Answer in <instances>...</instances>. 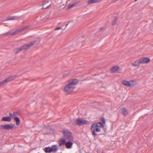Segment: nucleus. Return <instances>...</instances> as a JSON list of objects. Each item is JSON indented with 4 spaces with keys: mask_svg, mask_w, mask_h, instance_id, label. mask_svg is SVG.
<instances>
[{
    "mask_svg": "<svg viewBox=\"0 0 153 153\" xmlns=\"http://www.w3.org/2000/svg\"><path fill=\"white\" fill-rule=\"evenodd\" d=\"M51 148V150L50 151V152H56L57 151L58 149L57 146L56 145L52 146Z\"/></svg>",
    "mask_w": 153,
    "mask_h": 153,
    "instance_id": "obj_15",
    "label": "nucleus"
},
{
    "mask_svg": "<svg viewBox=\"0 0 153 153\" xmlns=\"http://www.w3.org/2000/svg\"><path fill=\"white\" fill-rule=\"evenodd\" d=\"M102 122L104 123L105 124V120L104 118H102L101 119Z\"/></svg>",
    "mask_w": 153,
    "mask_h": 153,
    "instance_id": "obj_29",
    "label": "nucleus"
},
{
    "mask_svg": "<svg viewBox=\"0 0 153 153\" xmlns=\"http://www.w3.org/2000/svg\"><path fill=\"white\" fill-rule=\"evenodd\" d=\"M66 141L65 139H62L61 141V143H60V146L63 145L65 144V143H66Z\"/></svg>",
    "mask_w": 153,
    "mask_h": 153,
    "instance_id": "obj_24",
    "label": "nucleus"
},
{
    "mask_svg": "<svg viewBox=\"0 0 153 153\" xmlns=\"http://www.w3.org/2000/svg\"><path fill=\"white\" fill-rule=\"evenodd\" d=\"M61 29V27H56L55 30H57Z\"/></svg>",
    "mask_w": 153,
    "mask_h": 153,
    "instance_id": "obj_30",
    "label": "nucleus"
},
{
    "mask_svg": "<svg viewBox=\"0 0 153 153\" xmlns=\"http://www.w3.org/2000/svg\"><path fill=\"white\" fill-rule=\"evenodd\" d=\"M2 121L10 122L11 121V118L10 117H3L2 118Z\"/></svg>",
    "mask_w": 153,
    "mask_h": 153,
    "instance_id": "obj_16",
    "label": "nucleus"
},
{
    "mask_svg": "<svg viewBox=\"0 0 153 153\" xmlns=\"http://www.w3.org/2000/svg\"><path fill=\"white\" fill-rule=\"evenodd\" d=\"M95 124V126L99 128H100L103 127H104V126L103 124L101 122H98L97 123H94Z\"/></svg>",
    "mask_w": 153,
    "mask_h": 153,
    "instance_id": "obj_19",
    "label": "nucleus"
},
{
    "mask_svg": "<svg viewBox=\"0 0 153 153\" xmlns=\"http://www.w3.org/2000/svg\"><path fill=\"white\" fill-rule=\"evenodd\" d=\"M5 84V82H4V81H1L0 82V87L3 85Z\"/></svg>",
    "mask_w": 153,
    "mask_h": 153,
    "instance_id": "obj_28",
    "label": "nucleus"
},
{
    "mask_svg": "<svg viewBox=\"0 0 153 153\" xmlns=\"http://www.w3.org/2000/svg\"><path fill=\"white\" fill-rule=\"evenodd\" d=\"M133 82L132 81H131L129 82L128 81L126 80H124L122 82V83L123 85H124L127 86L131 87L134 86V85L132 83H131L130 82Z\"/></svg>",
    "mask_w": 153,
    "mask_h": 153,
    "instance_id": "obj_10",
    "label": "nucleus"
},
{
    "mask_svg": "<svg viewBox=\"0 0 153 153\" xmlns=\"http://www.w3.org/2000/svg\"><path fill=\"white\" fill-rule=\"evenodd\" d=\"M117 20V17H115L114 19V21H113V22H112V25H114L116 24Z\"/></svg>",
    "mask_w": 153,
    "mask_h": 153,
    "instance_id": "obj_26",
    "label": "nucleus"
},
{
    "mask_svg": "<svg viewBox=\"0 0 153 153\" xmlns=\"http://www.w3.org/2000/svg\"><path fill=\"white\" fill-rule=\"evenodd\" d=\"M139 60L140 63L144 64L149 62L150 59L149 58L145 57L141 58Z\"/></svg>",
    "mask_w": 153,
    "mask_h": 153,
    "instance_id": "obj_11",
    "label": "nucleus"
},
{
    "mask_svg": "<svg viewBox=\"0 0 153 153\" xmlns=\"http://www.w3.org/2000/svg\"><path fill=\"white\" fill-rule=\"evenodd\" d=\"M45 4H46L45 3H44L42 5H43V7L42 8V9H46L47 8H48L50 6V5H49L47 6H45Z\"/></svg>",
    "mask_w": 153,
    "mask_h": 153,
    "instance_id": "obj_25",
    "label": "nucleus"
},
{
    "mask_svg": "<svg viewBox=\"0 0 153 153\" xmlns=\"http://www.w3.org/2000/svg\"><path fill=\"white\" fill-rule=\"evenodd\" d=\"M67 76H68V75H67V74H64L63 76L64 77H65Z\"/></svg>",
    "mask_w": 153,
    "mask_h": 153,
    "instance_id": "obj_31",
    "label": "nucleus"
},
{
    "mask_svg": "<svg viewBox=\"0 0 153 153\" xmlns=\"http://www.w3.org/2000/svg\"><path fill=\"white\" fill-rule=\"evenodd\" d=\"M131 64L133 66H138L140 65V60H136L134 61V63H132Z\"/></svg>",
    "mask_w": 153,
    "mask_h": 153,
    "instance_id": "obj_17",
    "label": "nucleus"
},
{
    "mask_svg": "<svg viewBox=\"0 0 153 153\" xmlns=\"http://www.w3.org/2000/svg\"><path fill=\"white\" fill-rule=\"evenodd\" d=\"M45 152L46 153H51V152H50L51 150V149L50 147H46L45 148Z\"/></svg>",
    "mask_w": 153,
    "mask_h": 153,
    "instance_id": "obj_23",
    "label": "nucleus"
},
{
    "mask_svg": "<svg viewBox=\"0 0 153 153\" xmlns=\"http://www.w3.org/2000/svg\"><path fill=\"white\" fill-rule=\"evenodd\" d=\"M77 83L76 79H71L69 81L68 84L64 87V91L67 93H69L73 90L75 88V85Z\"/></svg>",
    "mask_w": 153,
    "mask_h": 153,
    "instance_id": "obj_1",
    "label": "nucleus"
},
{
    "mask_svg": "<svg viewBox=\"0 0 153 153\" xmlns=\"http://www.w3.org/2000/svg\"><path fill=\"white\" fill-rule=\"evenodd\" d=\"M14 126L9 124L0 126V129L3 130H10L14 128Z\"/></svg>",
    "mask_w": 153,
    "mask_h": 153,
    "instance_id": "obj_7",
    "label": "nucleus"
},
{
    "mask_svg": "<svg viewBox=\"0 0 153 153\" xmlns=\"http://www.w3.org/2000/svg\"><path fill=\"white\" fill-rule=\"evenodd\" d=\"M102 27H101V28H100V29L101 30H102Z\"/></svg>",
    "mask_w": 153,
    "mask_h": 153,
    "instance_id": "obj_33",
    "label": "nucleus"
},
{
    "mask_svg": "<svg viewBox=\"0 0 153 153\" xmlns=\"http://www.w3.org/2000/svg\"><path fill=\"white\" fill-rule=\"evenodd\" d=\"M14 119L16 122V124L17 125H19L20 123V121L19 118L17 117H15Z\"/></svg>",
    "mask_w": 153,
    "mask_h": 153,
    "instance_id": "obj_20",
    "label": "nucleus"
},
{
    "mask_svg": "<svg viewBox=\"0 0 153 153\" xmlns=\"http://www.w3.org/2000/svg\"><path fill=\"white\" fill-rule=\"evenodd\" d=\"M28 26H26L24 27L23 28H20L19 29L16 30L14 31L13 32L11 31H9V32L5 33L4 34L5 35H8V36H13L17 34V33L19 32H20L26 29Z\"/></svg>",
    "mask_w": 153,
    "mask_h": 153,
    "instance_id": "obj_3",
    "label": "nucleus"
},
{
    "mask_svg": "<svg viewBox=\"0 0 153 153\" xmlns=\"http://www.w3.org/2000/svg\"><path fill=\"white\" fill-rule=\"evenodd\" d=\"M119 111L120 114L124 116H126L128 114V111L127 109L124 107L121 108L119 110Z\"/></svg>",
    "mask_w": 153,
    "mask_h": 153,
    "instance_id": "obj_8",
    "label": "nucleus"
},
{
    "mask_svg": "<svg viewBox=\"0 0 153 153\" xmlns=\"http://www.w3.org/2000/svg\"><path fill=\"white\" fill-rule=\"evenodd\" d=\"M78 2H75L74 3L72 4H71L70 5H69V6L68 7V8L69 9H70V8H71L75 6L76 5L78 4Z\"/></svg>",
    "mask_w": 153,
    "mask_h": 153,
    "instance_id": "obj_22",
    "label": "nucleus"
},
{
    "mask_svg": "<svg viewBox=\"0 0 153 153\" xmlns=\"http://www.w3.org/2000/svg\"><path fill=\"white\" fill-rule=\"evenodd\" d=\"M102 0H89L88 1V4H94L97 3H98Z\"/></svg>",
    "mask_w": 153,
    "mask_h": 153,
    "instance_id": "obj_13",
    "label": "nucleus"
},
{
    "mask_svg": "<svg viewBox=\"0 0 153 153\" xmlns=\"http://www.w3.org/2000/svg\"><path fill=\"white\" fill-rule=\"evenodd\" d=\"M21 51H22V49L21 48H20L15 49L14 51V52L15 53H17Z\"/></svg>",
    "mask_w": 153,
    "mask_h": 153,
    "instance_id": "obj_21",
    "label": "nucleus"
},
{
    "mask_svg": "<svg viewBox=\"0 0 153 153\" xmlns=\"http://www.w3.org/2000/svg\"><path fill=\"white\" fill-rule=\"evenodd\" d=\"M16 77V75H13L10 76L5 80H4L5 83H6L8 82H10L13 80V79Z\"/></svg>",
    "mask_w": 153,
    "mask_h": 153,
    "instance_id": "obj_12",
    "label": "nucleus"
},
{
    "mask_svg": "<svg viewBox=\"0 0 153 153\" xmlns=\"http://www.w3.org/2000/svg\"><path fill=\"white\" fill-rule=\"evenodd\" d=\"M35 42L34 41L27 44H25L21 47L22 50H25L30 48L31 47L34 45Z\"/></svg>",
    "mask_w": 153,
    "mask_h": 153,
    "instance_id": "obj_6",
    "label": "nucleus"
},
{
    "mask_svg": "<svg viewBox=\"0 0 153 153\" xmlns=\"http://www.w3.org/2000/svg\"><path fill=\"white\" fill-rule=\"evenodd\" d=\"M70 141H69L68 142H66L65 145L66 146V147L68 149H70L71 148L72 146V145L73 144V143L72 142Z\"/></svg>",
    "mask_w": 153,
    "mask_h": 153,
    "instance_id": "obj_14",
    "label": "nucleus"
},
{
    "mask_svg": "<svg viewBox=\"0 0 153 153\" xmlns=\"http://www.w3.org/2000/svg\"><path fill=\"white\" fill-rule=\"evenodd\" d=\"M16 114L15 113H10V116L11 117H12L14 119V117H16Z\"/></svg>",
    "mask_w": 153,
    "mask_h": 153,
    "instance_id": "obj_27",
    "label": "nucleus"
},
{
    "mask_svg": "<svg viewBox=\"0 0 153 153\" xmlns=\"http://www.w3.org/2000/svg\"><path fill=\"white\" fill-rule=\"evenodd\" d=\"M68 25V24H67L66 25V27Z\"/></svg>",
    "mask_w": 153,
    "mask_h": 153,
    "instance_id": "obj_32",
    "label": "nucleus"
},
{
    "mask_svg": "<svg viewBox=\"0 0 153 153\" xmlns=\"http://www.w3.org/2000/svg\"><path fill=\"white\" fill-rule=\"evenodd\" d=\"M112 72L113 73H120V68L118 66H114L112 67L111 69Z\"/></svg>",
    "mask_w": 153,
    "mask_h": 153,
    "instance_id": "obj_9",
    "label": "nucleus"
},
{
    "mask_svg": "<svg viewBox=\"0 0 153 153\" xmlns=\"http://www.w3.org/2000/svg\"><path fill=\"white\" fill-rule=\"evenodd\" d=\"M61 153H62V152Z\"/></svg>",
    "mask_w": 153,
    "mask_h": 153,
    "instance_id": "obj_36",
    "label": "nucleus"
},
{
    "mask_svg": "<svg viewBox=\"0 0 153 153\" xmlns=\"http://www.w3.org/2000/svg\"><path fill=\"white\" fill-rule=\"evenodd\" d=\"M91 130L92 131V133L94 137H95L96 135V131L97 132H99L101 131L100 128L97 127L95 124H93L91 126Z\"/></svg>",
    "mask_w": 153,
    "mask_h": 153,
    "instance_id": "obj_5",
    "label": "nucleus"
},
{
    "mask_svg": "<svg viewBox=\"0 0 153 153\" xmlns=\"http://www.w3.org/2000/svg\"><path fill=\"white\" fill-rule=\"evenodd\" d=\"M102 153H103V152H102Z\"/></svg>",
    "mask_w": 153,
    "mask_h": 153,
    "instance_id": "obj_35",
    "label": "nucleus"
},
{
    "mask_svg": "<svg viewBox=\"0 0 153 153\" xmlns=\"http://www.w3.org/2000/svg\"><path fill=\"white\" fill-rule=\"evenodd\" d=\"M74 121L75 123L78 126H80L89 123L88 121L79 118L75 119L74 120Z\"/></svg>",
    "mask_w": 153,
    "mask_h": 153,
    "instance_id": "obj_4",
    "label": "nucleus"
},
{
    "mask_svg": "<svg viewBox=\"0 0 153 153\" xmlns=\"http://www.w3.org/2000/svg\"><path fill=\"white\" fill-rule=\"evenodd\" d=\"M19 18V17L17 16H11L8 18L7 19V20H15L18 19Z\"/></svg>",
    "mask_w": 153,
    "mask_h": 153,
    "instance_id": "obj_18",
    "label": "nucleus"
},
{
    "mask_svg": "<svg viewBox=\"0 0 153 153\" xmlns=\"http://www.w3.org/2000/svg\"><path fill=\"white\" fill-rule=\"evenodd\" d=\"M65 139L69 141H73V137L71 133L69 130L65 129L62 131Z\"/></svg>",
    "mask_w": 153,
    "mask_h": 153,
    "instance_id": "obj_2",
    "label": "nucleus"
},
{
    "mask_svg": "<svg viewBox=\"0 0 153 153\" xmlns=\"http://www.w3.org/2000/svg\"><path fill=\"white\" fill-rule=\"evenodd\" d=\"M137 0H135V1H137Z\"/></svg>",
    "mask_w": 153,
    "mask_h": 153,
    "instance_id": "obj_34",
    "label": "nucleus"
}]
</instances>
